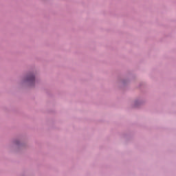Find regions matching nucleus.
Instances as JSON below:
<instances>
[{
  "label": "nucleus",
  "instance_id": "f257e3e1",
  "mask_svg": "<svg viewBox=\"0 0 176 176\" xmlns=\"http://www.w3.org/2000/svg\"><path fill=\"white\" fill-rule=\"evenodd\" d=\"M26 80L30 83H34V82H35V76H34V75H30L28 76Z\"/></svg>",
  "mask_w": 176,
  "mask_h": 176
}]
</instances>
